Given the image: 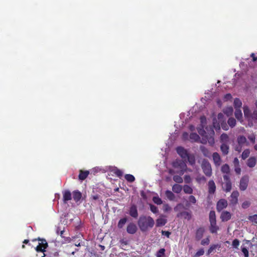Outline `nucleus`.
<instances>
[{"label": "nucleus", "instance_id": "f257e3e1", "mask_svg": "<svg viewBox=\"0 0 257 257\" xmlns=\"http://www.w3.org/2000/svg\"><path fill=\"white\" fill-rule=\"evenodd\" d=\"M200 126L197 127V131L200 135L202 137L201 140H200L199 136L196 133H191L189 136V139L191 142H200L201 143L205 144L207 142L210 146L214 144V132L212 127H206L207 132L204 130V127L206 123V117L202 116L200 117Z\"/></svg>", "mask_w": 257, "mask_h": 257}, {"label": "nucleus", "instance_id": "f03ea898", "mask_svg": "<svg viewBox=\"0 0 257 257\" xmlns=\"http://www.w3.org/2000/svg\"><path fill=\"white\" fill-rule=\"evenodd\" d=\"M154 223V219L150 216H141L138 221V225L143 231H147L149 228H152Z\"/></svg>", "mask_w": 257, "mask_h": 257}, {"label": "nucleus", "instance_id": "7ed1b4c3", "mask_svg": "<svg viewBox=\"0 0 257 257\" xmlns=\"http://www.w3.org/2000/svg\"><path fill=\"white\" fill-rule=\"evenodd\" d=\"M172 165L174 169H170L169 170V173L171 175L177 173L182 175L184 174L187 168L186 163L183 161L180 160L175 161L173 163Z\"/></svg>", "mask_w": 257, "mask_h": 257}, {"label": "nucleus", "instance_id": "20e7f679", "mask_svg": "<svg viewBox=\"0 0 257 257\" xmlns=\"http://www.w3.org/2000/svg\"><path fill=\"white\" fill-rule=\"evenodd\" d=\"M243 110L244 117L248 121V125L252 126L253 122L257 121V110H254L252 112L247 105L243 106Z\"/></svg>", "mask_w": 257, "mask_h": 257}, {"label": "nucleus", "instance_id": "39448f33", "mask_svg": "<svg viewBox=\"0 0 257 257\" xmlns=\"http://www.w3.org/2000/svg\"><path fill=\"white\" fill-rule=\"evenodd\" d=\"M225 121V119L224 118V115L219 113L217 115V118H214L213 120V127L216 130H220V123Z\"/></svg>", "mask_w": 257, "mask_h": 257}, {"label": "nucleus", "instance_id": "423d86ee", "mask_svg": "<svg viewBox=\"0 0 257 257\" xmlns=\"http://www.w3.org/2000/svg\"><path fill=\"white\" fill-rule=\"evenodd\" d=\"M202 169L204 173L208 177L212 175V169L210 164L206 160H204L202 163Z\"/></svg>", "mask_w": 257, "mask_h": 257}, {"label": "nucleus", "instance_id": "0eeeda50", "mask_svg": "<svg viewBox=\"0 0 257 257\" xmlns=\"http://www.w3.org/2000/svg\"><path fill=\"white\" fill-rule=\"evenodd\" d=\"M237 146L235 147V150L238 152H240L242 150V147L244 144L248 145L246 139L243 136H239L237 139Z\"/></svg>", "mask_w": 257, "mask_h": 257}, {"label": "nucleus", "instance_id": "6e6552de", "mask_svg": "<svg viewBox=\"0 0 257 257\" xmlns=\"http://www.w3.org/2000/svg\"><path fill=\"white\" fill-rule=\"evenodd\" d=\"M224 183L222 184V188L226 192H229L231 189V183L229 177L227 175L223 176Z\"/></svg>", "mask_w": 257, "mask_h": 257}, {"label": "nucleus", "instance_id": "1a4fd4ad", "mask_svg": "<svg viewBox=\"0 0 257 257\" xmlns=\"http://www.w3.org/2000/svg\"><path fill=\"white\" fill-rule=\"evenodd\" d=\"M39 244L36 247L35 249L38 252H44L45 251V249L48 246L47 242L45 239H39Z\"/></svg>", "mask_w": 257, "mask_h": 257}, {"label": "nucleus", "instance_id": "9d476101", "mask_svg": "<svg viewBox=\"0 0 257 257\" xmlns=\"http://www.w3.org/2000/svg\"><path fill=\"white\" fill-rule=\"evenodd\" d=\"M248 177L247 176L243 177L240 182L239 188L241 190H245L248 185Z\"/></svg>", "mask_w": 257, "mask_h": 257}, {"label": "nucleus", "instance_id": "9b49d317", "mask_svg": "<svg viewBox=\"0 0 257 257\" xmlns=\"http://www.w3.org/2000/svg\"><path fill=\"white\" fill-rule=\"evenodd\" d=\"M227 206V202L225 199H220L217 203V210L220 212Z\"/></svg>", "mask_w": 257, "mask_h": 257}, {"label": "nucleus", "instance_id": "f8f14e48", "mask_svg": "<svg viewBox=\"0 0 257 257\" xmlns=\"http://www.w3.org/2000/svg\"><path fill=\"white\" fill-rule=\"evenodd\" d=\"M239 196V193L238 191H233L230 196V202L231 204L235 205L238 202V197Z\"/></svg>", "mask_w": 257, "mask_h": 257}, {"label": "nucleus", "instance_id": "ddd939ff", "mask_svg": "<svg viewBox=\"0 0 257 257\" xmlns=\"http://www.w3.org/2000/svg\"><path fill=\"white\" fill-rule=\"evenodd\" d=\"M167 221V220L166 217L164 215H161L160 217L156 220V226L158 227L164 226L166 224Z\"/></svg>", "mask_w": 257, "mask_h": 257}, {"label": "nucleus", "instance_id": "4468645a", "mask_svg": "<svg viewBox=\"0 0 257 257\" xmlns=\"http://www.w3.org/2000/svg\"><path fill=\"white\" fill-rule=\"evenodd\" d=\"M213 160L215 165L219 167L221 165V161L220 155L217 153H214L212 155Z\"/></svg>", "mask_w": 257, "mask_h": 257}, {"label": "nucleus", "instance_id": "2eb2a0df", "mask_svg": "<svg viewBox=\"0 0 257 257\" xmlns=\"http://www.w3.org/2000/svg\"><path fill=\"white\" fill-rule=\"evenodd\" d=\"M137 227L136 225L133 223H130L128 224L126 231L130 234H134L136 232Z\"/></svg>", "mask_w": 257, "mask_h": 257}, {"label": "nucleus", "instance_id": "dca6fc26", "mask_svg": "<svg viewBox=\"0 0 257 257\" xmlns=\"http://www.w3.org/2000/svg\"><path fill=\"white\" fill-rule=\"evenodd\" d=\"M177 153L183 159L188 157V154L187 151L181 147H179L176 149Z\"/></svg>", "mask_w": 257, "mask_h": 257}, {"label": "nucleus", "instance_id": "f3484780", "mask_svg": "<svg viewBox=\"0 0 257 257\" xmlns=\"http://www.w3.org/2000/svg\"><path fill=\"white\" fill-rule=\"evenodd\" d=\"M208 192L210 194H213L215 192L216 186L213 180H210L208 183Z\"/></svg>", "mask_w": 257, "mask_h": 257}, {"label": "nucleus", "instance_id": "a211bd4d", "mask_svg": "<svg viewBox=\"0 0 257 257\" xmlns=\"http://www.w3.org/2000/svg\"><path fill=\"white\" fill-rule=\"evenodd\" d=\"M178 217H183L184 218L190 220L191 218V214L190 212L187 211H184L182 212H179L177 215Z\"/></svg>", "mask_w": 257, "mask_h": 257}, {"label": "nucleus", "instance_id": "6ab92c4d", "mask_svg": "<svg viewBox=\"0 0 257 257\" xmlns=\"http://www.w3.org/2000/svg\"><path fill=\"white\" fill-rule=\"evenodd\" d=\"M205 229L203 227L199 228L196 232V239L198 240H200L203 235Z\"/></svg>", "mask_w": 257, "mask_h": 257}, {"label": "nucleus", "instance_id": "aec40b11", "mask_svg": "<svg viewBox=\"0 0 257 257\" xmlns=\"http://www.w3.org/2000/svg\"><path fill=\"white\" fill-rule=\"evenodd\" d=\"M220 218L223 221H226L231 218V214L228 211H223L221 214Z\"/></svg>", "mask_w": 257, "mask_h": 257}, {"label": "nucleus", "instance_id": "412c9836", "mask_svg": "<svg viewBox=\"0 0 257 257\" xmlns=\"http://www.w3.org/2000/svg\"><path fill=\"white\" fill-rule=\"evenodd\" d=\"M63 200L65 203L70 200L72 198L71 194L69 191L66 190L63 192Z\"/></svg>", "mask_w": 257, "mask_h": 257}, {"label": "nucleus", "instance_id": "4be33fe9", "mask_svg": "<svg viewBox=\"0 0 257 257\" xmlns=\"http://www.w3.org/2000/svg\"><path fill=\"white\" fill-rule=\"evenodd\" d=\"M220 142L222 144H229V138L228 136L226 134H222L220 136Z\"/></svg>", "mask_w": 257, "mask_h": 257}, {"label": "nucleus", "instance_id": "5701e85b", "mask_svg": "<svg viewBox=\"0 0 257 257\" xmlns=\"http://www.w3.org/2000/svg\"><path fill=\"white\" fill-rule=\"evenodd\" d=\"M130 214L133 217H137L138 216V211L137 207L135 205H133L130 208Z\"/></svg>", "mask_w": 257, "mask_h": 257}, {"label": "nucleus", "instance_id": "b1692460", "mask_svg": "<svg viewBox=\"0 0 257 257\" xmlns=\"http://www.w3.org/2000/svg\"><path fill=\"white\" fill-rule=\"evenodd\" d=\"M256 162V160L255 157H250L247 160V165L249 167L252 168L255 166Z\"/></svg>", "mask_w": 257, "mask_h": 257}, {"label": "nucleus", "instance_id": "393cba45", "mask_svg": "<svg viewBox=\"0 0 257 257\" xmlns=\"http://www.w3.org/2000/svg\"><path fill=\"white\" fill-rule=\"evenodd\" d=\"M229 144H222L220 147L221 152L224 155H227L228 153Z\"/></svg>", "mask_w": 257, "mask_h": 257}, {"label": "nucleus", "instance_id": "a878e982", "mask_svg": "<svg viewBox=\"0 0 257 257\" xmlns=\"http://www.w3.org/2000/svg\"><path fill=\"white\" fill-rule=\"evenodd\" d=\"M182 190V187L180 185L176 184L172 187V190L176 193H179Z\"/></svg>", "mask_w": 257, "mask_h": 257}, {"label": "nucleus", "instance_id": "bb28decb", "mask_svg": "<svg viewBox=\"0 0 257 257\" xmlns=\"http://www.w3.org/2000/svg\"><path fill=\"white\" fill-rule=\"evenodd\" d=\"M89 171H80L79 175V179L81 180H84L88 175Z\"/></svg>", "mask_w": 257, "mask_h": 257}, {"label": "nucleus", "instance_id": "cd10ccee", "mask_svg": "<svg viewBox=\"0 0 257 257\" xmlns=\"http://www.w3.org/2000/svg\"><path fill=\"white\" fill-rule=\"evenodd\" d=\"M73 198L75 201H78L81 198V193L77 191H74L73 193Z\"/></svg>", "mask_w": 257, "mask_h": 257}, {"label": "nucleus", "instance_id": "c85d7f7f", "mask_svg": "<svg viewBox=\"0 0 257 257\" xmlns=\"http://www.w3.org/2000/svg\"><path fill=\"white\" fill-rule=\"evenodd\" d=\"M210 231L212 233H216L218 230V227L216 225V221H215L214 223H213V222H210Z\"/></svg>", "mask_w": 257, "mask_h": 257}, {"label": "nucleus", "instance_id": "c756f323", "mask_svg": "<svg viewBox=\"0 0 257 257\" xmlns=\"http://www.w3.org/2000/svg\"><path fill=\"white\" fill-rule=\"evenodd\" d=\"M183 189L184 192L186 194H191L193 193V190L192 188L187 185H184Z\"/></svg>", "mask_w": 257, "mask_h": 257}, {"label": "nucleus", "instance_id": "7c9ffc66", "mask_svg": "<svg viewBox=\"0 0 257 257\" xmlns=\"http://www.w3.org/2000/svg\"><path fill=\"white\" fill-rule=\"evenodd\" d=\"M233 104H234V107L235 108V109H238V108H240V107L241 106L242 102L239 98H236L234 100Z\"/></svg>", "mask_w": 257, "mask_h": 257}, {"label": "nucleus", "instance_id": "2f4dec72", "mask_svg": "<svg viewBox=\"0 0 257 257\" xmlns=\"http://www.w3.org/2000/svg\"><path fill=\"white\" fill-rule=\"evenodd\" d=\"M235 117L239 120H240L242 117V113L240 108L235 109Z\"/></svg>", "mask_w": 257, "mask_h": 257}, {"label": "nucleus", "instance_id": "473e14b6", "mask_svg": "<svg viewBox=\"0 0 257 257\" xmlns=\"http://www.w3.org/2000/svg\"><path fill=\"white\" fill-rule=\"evenodd\" d=\"M165 195L170 200H173L175 198L174 194L170 190H167L165 192Z\"/></svg>", "mask_w": 257, "mask_h": 257}, {"label": "nucleus", "instance_id": "72a5a7b5", "mask_svg": "<svg viewBox=\"0 0 257 257\" xmlns=\"http://www.w3.org/2000/svg\"><path fill=\"white\" fill-rule=\"evenodd\" d=\"M233 108L231 106L226 107L223 110L224 113L227 115V116H230L233 113Z\"/></svg>", "mask_w": 257, "mask_h": 257}, {"label": "nucleus", "instance_id": "f704fd0d", "mask_svg": "<svg viewBox=\"0 0 257 257\" xmlns=\"http://www.w3.org/2000/svg\"><path fill=\"white\" fill-rule=\"evenodd\" d=\"M200 149L205 156L207 157H209L210 152L207 149H206L205 147L202 146L200 147Z\"/></svg>", "mask_w": 257, "mask_h": 257}, {"label": "nucleus", "instance_id": "c9c22d12", "mask_svg": "<svg viewBox=\"0 0 257 257\" xmlns=\"http://www.w3.org/2000/svg\"><path fill=\"white\" fill-rule=\"evenodd\" d=\"M209 220L210 222H213V223H214V222L216 221V216L214 211H211L210 212Z\"/></svg>", "mask_w": 257, "mask_h": 257}, {"label": "nucleus", "instance_id": "e433bc0d", "mask_svg": "<svg viewBox=\"0 0 257 257\" xmlns=\"http://www.w3.org/2000/svg\"><path fill=\"white\" fill-rule=\"evenodd\" d=\"M229 167L227 164H224L221 167V171L224 173H229Z\"/></svg>", "mask_w": 257, "mask_h": 257}, {"label": "nucleus", "instance_id": "4c0bfd02", "mask_svg": "<svg viewBox=\"0 0 257 257\" xmlns=\"http://www.w3.org/2000/svg\"><path fill=\"white\" fill-rule=\"evenodd\" d=\"M227 122L228 125L231 127L235 126L236 124V120L234 118L232 117L229 118Z\"/></svg>", "mask_w": 257, "mask_h": 257}, {"label": "nucleus", "instance_id": "58836bf2", "mask_svg": "<svg viewBox=\"0 0 257 257\" xmlns=\"http://www.w3.org/2000/svg\"><path fill=\"white\" fill-rule=\"evenodd\" d=\"M250 154V151L249 149L245 150L242 153L241 157L243 160H245L247 158Z\"/></svg>", "mask_w": 257, "mask_h": 257}, {"label": "nucleus", "instance_id": "ea45409f", "mask_svg": "<svg viewBox=\"0 0 257 257\" xmlns=\"http://www.w3.org/2000/svg\"><path fill=\"white\" fill-rule=\"evenodd\" d=\"M125 179L128 181V182H133L135 180V178L134 177V176L132 175H131V174H126L125 175Z\"/></svg>", "mask_w": 257, "mask_h": 257}, {"label": "nucleus", "instance_id": "a19ab883", "mask_svg": "<svg viewBox=\"0 0 257 257\" xmlns=\"http://www.w3.org/2000/svg\"><path fill=\"white\" fill-rule=\"evenodd\" d=\"M241 251L244 254V257H248L249 253L248 251V249L244 246L242 245L241 247Z\"/></svg>", "mask_w": 257, "mask_h": 257}, {"label": "nucleus", "instance_id": "79ce46f5", "mask_svg": "<svg viewBox=\"0 0 257 257\" xmlns=\"http://www.w3.org/2000/svg\"><path fill=\"white\" fill-rule=\"evenodd\" d=\"M126 218H124L119 220L118 223V227L120 228H122L126 222Z\"/></svg>", "mask_w": 257, "mask_h": 257}, {"label": "nucleus", "instance_id": "37998d69", "mask_svg": "<svg viewBox=\"0 0 257 257\" xmlns=\"http://www.w3.org/2000/svg\"><path fill=\"white\" fill-rule=\"evenodd\" d=\"M173 180L175 182L178 183H181L183 182V179L181 177L178 175H175L173 177Z\"/></svg>", "mask_w": 257, "mask_h": 257}, {"label": "nucleus", "instance_id": "c03bdc74", "mask_svg": "<svg viewBox=\"0 0 257 257\" xmlns=\"http://www.w3.org/2000/svg\"><path fill=\"white\" fill-rule=\"evenodd\" d=\"M154 202L158 205H160L162 203V201L158 196H155L153 198Z\"/></svg>", "mask_w": 257, "mask_h": 257}, {"label": "nucleus", "instance_id": "a18cd8bd", "mask_svg": "<svg viewBox=\"0 0 257 257\" xmlns=\"http://www.w3.org/2000/svg\"><path fill=\"white\" fill-rule=\"evenodd\" d=\"M248 219L252 222L257 224V214L249 216Z\"/></svg>", "mask_w": 257, "mask_h": 257}, {"label": "nucleus", "instance_id": "49530a36", "mask_svg": "<svg viewBox=\"0 0 257 257\" xmlns=\"http://www.w3.org/2000/svg\"><path fill=\"white\" fill-rule=\"evenodd\" d=\"M113 172L116 175H117L119 177H120L121 176H122L123 172L121 170L118 169L116 168L113 169Z\"/></svg>", "mask_w": 257, "mask_h": 257}, {"label": "nucleus", "instance_id": "de8ad7c7", "mask_svg": "<svg viewBox=\"0 0 257 257\" xmlns=\"http://www.w3.org/2000/svg\"><path fill=\"white\" fill-rule=\"evenodd\" d=\"M165 249L164 248L160 249L157 253V257H163L165 254Z\"/></svg>", "mask_w": 257, "mask_h": 257}, {"label": "nucleus", "instance_id": "09e8293b", "mask_svg": "<svg viewBox=\"0 0 257 257\" xmlns=\"http://www.w3.org/2000/svg\"><path fill=\"white\" fill-rule=\"evenodd\" d=\"M188 202L190 203L195 204L196 203V199L194 196L191 195L188 197Z\"/></svg>", "mask_w": 257, "mask_h": 257}, {"label": "nucleus", "instance_id": "8fccbe9b", "mask_svg": "<svg viewBox=\"0 0 257 257\" xmlns=\"http://www.w3.org/2000/svg\"><path fill=\"white\" fill-rule=\"evenodd\" d=\"M183 208V204L180 203L177 204L174 208V211L176 212H180Z\"/></svg>", "mask_w": 257, "mask_h": 257}, {"label": "nucleus", "instance_id": "3c124183", "mask_svg": "<svg viewBox=\"0 0 257 257\" xmlns=\"http://www.w3.org/2000/svg\"><path fill=\"white\" fill-rule=\"evenodd\" d=\"M239 245V241L237 239H235L233 240L232 245L233 247L237 248Z\"/></svg>", "mask_w": 257, "mask_h": 257}, {"label": "nucleus", "instance_id": "603ef678", "mask_svg": "<svg viewBox=\"0 0 257 257\" xmlns=\"http://www.w3.org/2000/svg\"><path fill=\"white\" fill-rule=\"evenodd\" d=\"M249 140L253 144L255 143V136L254 134H251L247 137Z\"/></svg>", "mask_w": 257, "mask_h": 257}, {"label": "nucleus", "instance_id": "864d4df0", "mask_svg": "<svg viewBox=\"0 0 257 257\" xmlns=\"http://www.w3.org/2000/svg\"><path fill=\"white\" fill-rule=\"evenodd\" d=\"M150 209L151 211L154 213H157L158 212V208L154 205H150Z\"/></svg>", "mask_w": 257, "mask_h": 257}, {"label": "nucleus", "instance_id": "5fc2aeb1", "mask_svg": "<svg viewBox=\"0 0 257 257\" xmlns=\"http://www.w3.org/2000/svg\"><path fill=\"white\" fill-rule=\"evenodd\" d=\"M204 253V251L203 249H200L196 252V253H195V256L199 257L200 256L203 255Z\"/></svg>", "mask_w": 257, "mask_h": 257}, {"label": "nucleus", "instance_id": "6e6d98bb", "mask_svg": "<svg viewBox=\"0 0 257 257\" xmlns=\"http://www.w3.org/2000/svg\"><path fill=\"white\" fill-rule=\"evenodd\" d=\"M171 210V207L168 204H165L163 205V210L165 212H169Z\"/></svg>", "mask_w": 257, "mask_h": 257}, {"label": "nucleus", "instance_id": "4d7b16f0", "mask_svg": "<svg viewBox=\"0 0 257 257\" xmlns=\"http://www.w3.org/2000/svg\"><path fill=\"white\" fill-rule=\"evenodd\" d=\"M250 204V203L249 201H245L242 204V207L244 209L247 208L249 206Z\"/></svg>", "mask_w": 257, "mask_h": 257}, {"label": "nucleus", "instance_id": "13d9d810", "mask_svg": "<svg viewBox=\"0 0 257 257\" xmlns=\"http://www.w3.org/2000/svg\"><path fill=\"white\" fill-rule=\"evenodd\" d=\"M196 180L197 182L200 183L202 181L205 182L206 181V179L203 176H201L197 177L196 178Z\"/></svg>", "mask_w": 257, "mask_h": 257}, {"label": "nucleus", "instance_id": "bf43d9fd", "mask_svg": "<svg viewBox=\"0 0 257 257\" xmlns=\"http://www.w3.org/2000/svg\"><path fill=\"white\" fill-rule=\"evenodd\" d=\"M217 246V245H211L208 250V254L211 253L214 250H215Z\"/></svg>", "mask_w": 257, "mask_h": 257}, {"label": "nucleus", "instance_id": "052dcab7", "mask_svg": "<svg viewBox=\"0 0 257 257\" xmlns=\"http://www.w3.org/2000/svg\"><path fill=\"white\" fill-rule=\"evenodd\" d=\"M187 158H188V161L190 164L193 165L195 163V161L194 157L188 156Z\"/></svg>", "mask_w": 257, "mask_h": 257}, {"label": "nucleus", "instance_id": "680f3d73", "mask_svg": "<svg viewBox=\"0 0 257 257\" xmlns=\"http://www.w3.org/2000/svg\"><path fill=\"white\" fill-rule=\"evenodd\" d=\"M209 243V238H205L204 239H203L202 241H201V244L202 245H207Z\"/></svg>", "mask_w": 257, "mask_h": 257}, {"label": "nucleus", "instance_id": "e2e57ef3", "mask_svg": "<svg viewBox=\"0 0 257 257\" xmlns=\"http://www.w3.org/2000/svg\"><path fill=\"white\" fill-rule=\"evenodd\" d=\"M221 126L223 130H225V131H227L228 130V127L227 126V125H226V124L225 123V121H224V122H221L220 123V126Z\"/></svg>", "mask_w": 257, "mask_h": 257}, {"label": "nucleus", "instance_id": "0e129e2a", "mask_svg": "<svg viewBox=\"0 0 257 257\" xmlns=\"http://www.w3.org/2000/svg\"><path fill=\"white\" fill-rule=\"evenodd\" d=\"M184 181L187 183H189L191 182V178L189 175H185L184 177Z\"/></svg>", "mask_w": 257, "mask_h": 257}, {"label": "nucleus", "instance_id": "69168bd1", "mask_svg": "<svg viewBox=\"0 0 257 257\" xmlns=\"http://www.w3.org/2000/svg\"><path fill=\"white\" fill-rule=\"evenodd\" d=\"M234 167H235L234 170H235V172H236V173H237V174H240L241 173V169L239 167V166H235Z\"/></svg>", "mask_w": 257, "mask_h": 257}, {"label": "nucleus", "instance_id": "338daca9", "mask_svg": "<svg viewBox=\"0 0 257 257\" xmlns=\"http://www.w3.org/2000/svg\"><path fill=\"white\" fill-rule=\"evenodd\" d=\"M162 234L163 235L166 236L167 237H169L170 235V232L169 231H162Z\"/></svg>", "mask_w": 257, "mask_h": 257}, {"label": "nucleus", "instance_id": "774afa93", "mask_svg": "<svg viewBox=\"0 0 257 257\" xmlns=\"http://www.w3.org/2000/svg\"><path fill=\"white\" fill-rule=\"evenodd\" d=\"M233 164L235 166H239V161L237 158H235L233 160Z\"/></svg>", "mask_w": 257, "mask_h": 257}]
</instances>
